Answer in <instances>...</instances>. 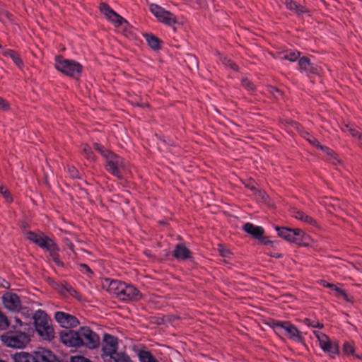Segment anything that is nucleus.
<instances>
[{
	"mask_svg": "<svg viewBox=\"0 0 362 362\" xmlns=\"http://www.w3.org/2000/svg\"><path fill=\"white\" fill-rule=\"evenodd\" d=\"M94 148L105 159L106 170L118 179L122 180V172L127 170L128 163L122 158L105 149L99 144H94Z\"/></svg>",
	"mask_w": 362,
	"mask_h": 362,
	"instance_id": "nucleus-1",
	"label": "nucleus"
},
{
	"mask_svg": "<svg viewBox=\"0 0 362 362\" xmlns=\"http://www.w3.org/2000/svg\"><path fill=\"white\" fill-rule=\"evenodd\" d=\"M107 291L123 301H136L141 298V292L135 286L117 280L109 282Z\"/></svg>",
	"mask_w": 362,
	"mask_h": 362,
	"instance_id": "nucleus-2",
	"label": "nucleus"
},
{
	"mask_svg": "<svg viewBox=\"0 0 362 362\" xmlns=\"http://www.w3.org/2000/svg\"><path fill=\"white\" fill-rule=\"evenodd\" d=\"M33 319L35 328L38 335L43 340H52L54 338V331L47 315L44 311L38 310L35 312Z\"/></svg>",
	"mask_w": 362,
	"mask_h": 362,
	"instance_id": "nucleus-3",
	"label": "nucleus"
},
{
	"mask_svg": "<svg viewBox=\"0 0 362 362\" xmlns=\"http://www.w3.org/2000/svg\"><path fill=\"white\" fill-rule=\"evenodd\" d=\"M55 69L63 74L78 78L82 72V66L80 63L63 58L62 56H56L54 58Z\"/></svg>",
	"mask_w": 362,
	"mask_h": 362,
	"instance_id": "nucleus-4",
	"label": "nucleus"
},
{
	"mask_svg": "<svg viewBox=\"0 0 362 362\" xmlns=\"http://www.w3.org/2000/svg\"><path fill=\"white\" fill-rule=\"evenodd\" d=\"M1 340L7 347L22 349L30 341V334L12 330L2 334Z\"/></svg>",
	"mask_w": 362,
	"mask_h": 362,
	"instance_id": "nucleus-5",
	"label": "nucleus"
},
{
	"mask_svg": "<svg viewBox=\"0 0 362 362\" xmlns=\"http://www.w3.org/2000/svg\"><path fill=\"white\" fill-rule=\"evenodd\" d=\"M77 330L79 340L81 341L80 347L85 346L88 349H95L98 346L100 338L89 327L82 326Z\"/></svg>",
	"mask_w": 362,
	"mask_h": 362,
	"instance_id": "nucleus-6",
	"label": "nucleus"
},
{
	"mask_svg": "<svg viewBox=\"0 0 362 362\" xmlns=\"http://www.w3.org/2000/svg\"><path fill=\"white\" fill-rule=\"evenodd\" d=\"M315 337L317 339L320 347L325 353L330 355L339 354V346L336 341H332L329 337L320 331H313Z\"/></svg>",
	"mask_w": 362,
	"mask_h": 362,
	"instance_id": "nucleus-7",
	"label": "nucleus"
},
{
	"mask_svg": "<svg viewBox=\"0 0 362 362\" xmlns=\"http://www.w3.org/2000/svg\"><path fill=\"white\" fill-rule=\"evenodd\" d=\"M118 341L117 337L110 334H105L102 346V358L105 362H108L110 359L117 354Z\"/></svg>",
	"mask_w": 362,
	"mask_h": 362,
	"instance_id": "nucleus-8",
	"label": "nucleus"
},
{
	"mask_svg": "<svg viewBox=\"0 0 362 362\" xmlns=\"http://www.w3.org/2000/svg\"><path fill=\"white\" fill-rule=\"evenodd\" d=\"M25 238L47 250H53L54 247V240L42 233L27 231L24 233Z\"/></svg>",
	"mask_w": 362,
	"mask_h": 362,
	"instance_id": "nucleus-9",
	"label": "nucleus"
},
{
	"mask_svg": "<svg viewBox=\"0 0 362 362\" xmlns=\"http://www.w3.org/2000/svg\"><path fill=\"white\" fill-rule=\"evenodd\" d=\"M150 11L159 22L165 25L172 26L177 22L174 14L157 4H151L150 6Z\"/></svg>",
	"mask_w": 362,
	"mask_h": 362,
	"instance_id": "nucleus-10",
	"label": "nucleus"
},
{
	"mask_svg": "<svg viewBox=\"0 0 362 362\" xmlns=\"http://www.w3.org/2000/svg\"><path fill=\"white\" fill-rule=\"evenodd\" d=\"M54 319L60 327L66 329L75 328L80 324L79 320L74 315L62 311L56 312Z\"/></svg>",
	"mask_w": 362,
	"mask_h": 362,
	"instance_id": "nucleus-11",
	"label": "nucleus"
},
{
	"mask_svg": "<svg viewBox=\"0 0 362 362\" xmlns=\"http://www.w3.org/2000/svg\"><path fill=\"white\" fill-rule=\"evenodd\" d=\"M4 308L11 312L18 313L21 308V301L16 293L6 292L1 297Z\"/></svg>",
	"mask_w": 362,
	"mask_h": 362,
	"instance_id": "nucleus-12",
	"label": "nucleus"
},
{
	"mask_svg": "<svg viewBox=\"0 0 362 362\" xmlns=\"http://www.w3.org/2000/svg\"><path fill=\"white\" fill-rule=\"evenodd\" d=\"M59 338L63 344L67 347L80 348L81 341L79 340L78 330L66 329L59 333Z\"/></svg>",
	"mask_w": 362,
	"mask_h": 362,
	"instance_id": "nucleus-13",
	"label": "nucleus"
},
{
	"mask_svg": "<svg viewBox=\"0 0 362 362\" xmlns=\"http://www.w3.org/2000/svg\"><path fill=\"white\" fill-rule=\"evenodd\" d=\"M100 12L107 18V19L118 27L127 21L119 14L115 12L106 3H100L99 6Z\"/></svg>",
	"mask_w": 362,
	"mask_h": 362,
	"instance_id": "nucleus-14",
	"label": "nucleus"
},
{
	"mask_svg": "<svg viewBox=\"0 0 362 362\" xmlns=\"http://www.w3.org/2000/svg\"><path fill=\"white\" fill-rule=\"evenodd\" d=\"M273 329L277 334L291 339H294V327L289 322H276L273 325Z\"/></svg>",
	"mask_w": 362,
	"mask_h": 362,
	"instance_id": "nucleus-15",
	"label": "nucleus"
},
{
	"mask_svg": "<svg viewBox=\"0 0 362 362\" xmlns=\"http://www.w3.org/2000/svg\"><path fill=\"white\" fill-rule=\"evenodd\" d=\"M35 356L38 362H61L51 350L44 347H38L35 349Z\"/></svg>",
	"mask_w": 362,
	"mask_h": 362,
	"instance_id": "nucleus-16",
	"label": "nucleus"
},
{
	"mask_svg": "<svg viewBox=\"0 0 362 362\" xmlns=\"http://www.w3.org/2000/svg\"><path fill=\"white\" fill-rule=\"evenodd\" d=\"M13 362H38L35 356V350L31 353L27 351L16 352L11 356Z\"/></svg>",
	"mask_w": 362,
	"mask_h": 362,
	"instance_id": "nucleus-17",
	"label": "nucleus"
},
{
	"mask_svg": "<svg viewBox=\"0 0 362 362\" xmlns=\"http://www.w3.org/2000/svg\"><path fill=\"white\" fill-rule=\"evenodd\" d=\"M243 229L255 238H259L264 234V229L262 226H255L251 223H245Z\"/></svg>",
	"mask_w": 362,
	"mask_h": 362,
	"instance_id": "nucleus-18",
	"label": "nucleus"
},
{
	"mask_svg": "<svg viewBox=\"0 0 362 362\" xmlns=\"http://www.w3.org/2000/svg\"><path fill=\"white\" fill-rule=\"evenodd\" d=\"M173 256L178 260H185L191 257V252L183 244H178L174 250Z\"/></svg>",
	"mask_w": 362,
	"mask_h": 362,
	"instance_id": "nucleus-19",
	"label": "nucleus"
},
{
	"mask_svg": "<svg viewBox=\"0 0 362 362\" xmlns=\"http://www.w3.org/2000/svg\"><path fill=\"white\" fill-rule=\"evenodd\" d=\"M298 66H299V71L300 72L305 73L306 74H308L310 73H315L316 71V68L310 62V59L305 57H303L299 59Z\"/></svg>",
	"mask_w": 362,
	"mask_h": 362,
	"instance_id": "nucleus-20",
	"label": "nucleus"
},
{
	"mask_svg": "<svg viewBox=\"0 0 362 362\" xmlns=\"http://www.w3.org/2000/svg\"><path fill=\"white\" fill-rule=\"evenodd\" d=\"M322 285L324 287L329 288L331 290L334 291L335 292L336 297L343 298L346 302L351 301V299L349 298V296L345 292V291L342 290L341 288L338 287L337 285L328 283L326 281H322Z\"/></svg>",
	"mask_w": 362,
	"mask_h": 362,
	"instance_id": "nucleus-21",
	"label": "nucleus"
},
{
	"mask_svg": "<svg viewBox=\"0 0 362 362\" xmlns=\"http://www.w3.org/2000/svg\"><path fill=\"white\" fill-rule=\"evenodd\" d=\"M13 331L30 334L32 331L30 325L23 322L18 317H15L12 324Z\"/></svg>",
	"mask_w": 362,
	"mask_h": 362,
	"instance_id": "nucleus-22",
	"label": "nucleus"
},
{
	"mask_svg": "<svg viewBox=\"0 0 362 362\" xmlns=\"http://www.w3.org/2000/svg\"><path fill=\"white\" fill-rule=\"evenodd\" d=\"M310 237L303 230L296 228V245L299 246H308L310 243Z\"/></svg>",
	"mask_w": 362,
	"mask_h": 362,
	"instance_id": "nucleus-23",
	"label": "nucleus"
},
{
	"mask_svg": "<svg viewBox=\"0 0 362 362\" xmlns=\"http://www.w3.org/2000/svg\"><path fill=\"white\" fill-rule=\"evenodd\" d=\"M276 230L279 237L288 242H293L294 240V230L286 227H276Z\"/></svg>",
	"mask_w": 362,
	"mask_h": 362,
	"instance_id": "nucleus-24",
	"label": "nucleus"
},
{
	"mask_svg": "<svg viewBox=\"0 0 362 362\" xmlns=\"http://www.w3.org/2000/svg\"><path fill=\"white\" fill-rule=\"evenodd\" d=\"M319 150L322 151L326 155L327 160L332 164L337 165L340 163L337 154L329 147L322 145L320 146Z\"/></svg>",
	"mask_w": 362,
	"mask_h": 362,
	"instance_id": "nucleus-25",
	"label": "nucleus"
},
{
	"mask_svg": "<svg viewBox=\"0 0 362 362\" xmlns=\"http://www.w3.org/2000/svg\"><path fill=\"white\" fill-rule=\"evenodd\" d=\"M137 355L140 362H158L156 357L147 350H139Z\"/></svg>",
	"mask_w": 362,
	"mask_h": 362,
	"instance_id": "nucleus-26",
	"label": "nucleus"
},
{
	"mask_svg": "<svg viewBox=\"0 0 362 362\" xmlns=\"http://www.w3.org/2000/svg\"><path fill=\"white\" fill-rule=\"evenodd\" d=\"M54 247L53 250H47L49 252V255L52 259V261L54 262V264L59 267H63L64 263L62 261H61L59 255L57 254V252L59 250V247L58 245L54 242Z\"/></svg>",
	"mask_w": 362,
	"mask_h": 362,
	"instance_id": "nucleus-27",
	"label": "nucleus"
},
{
	"mask_svg": "<svg viewBox=\"0 0 362 362\" xmlns=\"http://www.w3.org/2000/svg\"><path fill=\"white\" fill-rule=\"evenodd\" d=\"M145 37L151 48L153 49H158L160 48V41L156 36L152 34H146Z\"/></svg>",
	"mask_w": 362,
	"mask_h": 362,
	"instance_id": "nucleus-28",
	"label": "nucleus"
},
{
	"mask_svg": "<svg viewBox=\"0 0 362 362\" xmlns=\"http://www.w3.org/2000/svg\"><path fill=\"white\" fill-rule=\"evenodd\" d=\"M3 55L10 57L18 67H21L23 66V62L21 61L18 54H16L13 49L5 50L3 53Z\"/></svg>",
	"mask_w": 362,
	"mask_h": 362,
	"instance_id": "nucleus-29",
	"label": "nucleus"
},
{
	"mask_svg": "<svg viewBox=\"0 0 362 362\" xmlns=\"http://www.w3.org/2000/svg\"><path fill=\"white\" fill-rule=\"evenodd\" d=\"M296 219H298L302 222L310 225H315V221L313 220V218L305 214L303 211H296Z\"/></svg>",
	"mask_w": 362,
	"mask_h": 362,
	"instance_id": "nucleus-30",
	"label": "nucleus"
},
{
	"mask_svg": "<svg viewBox=\"0 0 362 362\" xmlns=\"http://www.w3.org/2000/svg\"><path fill=\"white\" fill-rule=\"evenodd\" d=\"M62 288L60 290L61 292L66 291L67 293H69L70 296L75 297L76 298H79V296L76 291L70 285L66 284V282L62 283L61 284Z\"/></svg>",
	"mask_w": 362,
	"mask_h": 362,
	"instance_id": "nucleus-31",
	"label": "nucleus"
},
{
	"mask_svg": "<svg viewBox=\"0 0 362 362\" xmlns=\"http://www.w3.org/2000/svg\"><path fill=\"white\" fill-rule=\"evenodd\" d=\"M9 326V322L7 317L0 311V330H5Z\"/></svg>",
	"mask_w": 362,
	"mask_h": 362,
	"instance_id": "nucleus-32",
	"label": "nucleus"
},
{
	"mask_svg": "<svg viewBox=\"0 0 362 362\" xmlns=\"http://www.w3.org/2000/svg\"><path fill=\"white\" fill-rule=\"evenodd\" d=\"M67 171H68L69 176L71 178H73V179H79L80 178V173L74 166L68 165Z\"/></svg>",
	"mask_w": 362,
	"mask_h": 362,
	"instance_id": "nucleus-33",
	"label": "nucleus"
},
{
	"mask_svg": "<svg viewBox=\"0 0 362 362\" xmlns=\"http://www.w3.org/2000/svg\"><path fill=\"white\" fill-rule=\"evenodd\" d=\"M343 350L346 354H353L355 351L354 345L348 341H346L344 344Z\"/></svg>",
	"mask_w": 362,
	"mask_h": 362,
	"instance_id": "nucleus-34",
	"label": "nucleus"
},
{
	"mask_svg": "<svg viewBox=\"0 0 362 362\" xmlns=\"http://www.w3.org/2000/svg\"><path fill=\"white\" fill-rule=\"evenodd\" d=\"M79 270L82 273L86 274L88 276H91L93 274V272L86 264H80Z\"/></svg>",
	"mask_w": 362,
	"mask_h": 362,
	"instance_id": "nucleus-35",
	"label": "nucleus"
},
{
	"mask_svg": "<svg viewBox=\"0 0 362 362\" xmlns=\"http://www.w3.org/2000/svg\"><path fill=\"white\" fill-rule=\"evenodd\" d=\"M82 150L86 154L87 159L93 160V152L90 146H88L87 144H83Z\"/></svg>",
	"mask_w": 362,
	"mask_h": 362,
	"instance_id": "nucleus-36",
	"label": "nucleus"
},
{
	"mask_svg": "<svg viewBox=\"0 0 362 362\" xmlns=\"http://www.w3.org/2000/svg\"><path fill=\"white\" fill-rule=\"evenodd\" d=\"M346 128L347 129V130L349 132V133L351 134V135L354 137H356L358 139L361 136V134L359 132V131L354 128V127H352L349 125H346Z\"/></svg>",
	"mask_w": 362,
	"mask_h": 362,
	"instance_id": "nucleus-37",
	"label": "nucleus"
},
{
	"mask_svg": "<svg viewBox=\"0 0 362 362\" xmlns=\"http://www.w3.org/2000/svg\"><path fill=\"white\" fill-rule=\"evenodd\" d=\"M223 63L233 70H238L237 65L230 58L224 57L223 59Z\"/></svg>",
	"mask_w": 362,
	"mask_h": 362,
	"instance_id": "nucleus-38",
	"label": "nucleus"
},
{
	"mask_svg": "<svg viewBox=\"0 0 362 362\" xmlns=\"http://www.w3.org/2000/svg\"><path fill=\"white\" fill-rule=\"evenodd\" d=\"M306 139L312 146L317 149H319L320 146H322L320 142L312 135L308 134Z\"/></svg>",
	"mask_w": 362,
	"mask_h": 362,
	"instance_id": "nucleus-39",
	"label": "nucleus"
},
{
	"mask_svg": "<svg viewBox=\"0 0 362 362\" xmlns=\"http://www.w3.org/2000/svg\"><path fill=\"white\" fill-rule=\"evenodd\" d=\"M218 251H219V253L220 255L225 257V258H229L230 257V252L226 249V248H224L222 245H218Z\"/></svg>",
	"mask_w": 362,
	"mask_h": 362,
	"instance_id": "nucleus-40",
	"label": "nucleus"
},
{
	"mask_svg": "<svg viewBox=\"0 0 362 362\" xmlns=\"http://www.w3.org/2000/svg\"><path fill=\"white\" fill-rule=\"evenodd\" d=\"M71 362H91L89 359L81 356H74L71 357Z\"/></svg>",
	"mask_w": 362,
	"mask_h": 362,
	"instance_id": "nucleus-41",
	"label": "nucleus"
},
{
	"mask_svg": "<svg viewBox=\"0 0 362 362\" xmlns=\"http://www.w3.org/2000/svg\"><path fill=\"white\" fill-rule=\"evenodd\" d=\"M242 85L248 90H254V85L247 79H243L242 81Z\"/></svg>",
	"mask_w": 362,
	"mask_h": 362,
	"instance_id": "nucleus-42",
	"label": "nucleus"
},
{
	"mask_svg": "<svg viewBox=\"0 0 362 362\" xmlns=\"http://www.w3.org/2000/svg\"><path fill=\"white\" fill-rule=\"evenodd\" d=\"M0 192L3 194L6 199L9 201H11V198L10 197V194L8 192L7 189L4 186H0Z\"/></svg>",
	"mask_w": 362,
	"mask_h": 362,
	"instance_id": "nucleus-43",
	"label": "nucleus"
},
{
	"mask_svg": "<svg viewBox=\"0 0 362 362\" xmlns=\"http://www.w3.org/2000/svg\"><path fill=\"white\" fill-rule=\"evenodd\" d=\"M281 58L283 59L288 60L291 62H294V54H293V53H290L289 54H284L281 57Z\"/></svg>",
	"mask_w": 362,
	"mask_h": 362,
	"instance_id": "nucleus-44",
	"label": "nucleus"
},
{
	"mask_svg": "<svg viewBox=\"0 0 362 362\" xmlns=\"http://www.w3.org/2000/svg\"><path fill=\"white\" fill-rule=\"evenodd\" d=\"M8 108V103L0 97V110H7Z\"/></svg>",
	"mask_w": 362,
	"mask_h": 362,
	"instance_id": "nucleus-45",
	"label": "nucleus"
},
{
	"mask_svg": "<svg viewBox=\"0 0 362 362\" xmlns=\"http://www.w3.org/2000/svg\"><path fill=\"white\" fill-rule=\"evenodd\" d=\"M247 187L250 188L252 192H256L257 191V187L255 186V184L252 182L251 183L245 185Z\"/></svg>",
	"mask_w": 362,
	"mask_h": 362,
	"instance_id": "nucleus-46",
	"label": "nucleus"
},
{
	"mask_svg": "<svg viewBox=\"0 0 362 362\" xmlns=\"http://www.w3.org/2000/svg\"><path fill=\"white\" fill-rule=\"evenodd\" d=\"M66 245H67L68 247H69L71 251H73V252H74V244H73L71 242H70V241H67V244H66Z\"/></svg>",
	"mask_w": 362,
	"mask_h": 362,
	"instance_id": "nucleus-47",
	"label": "nucleus"
},
{
	"mask_svg": "<svg viewBox=\"0 0 362 362\" xmlns=\"http://www.w3.org/2000/svg\"><path fill=\"white\" fill-rule=\"evenodd\" d=\"M312 326L314 327H318V328L323 327V325L321 324V323H319V322H316V323L312 325Z\"/></svg>",
	"mask_w": 362,
	"mask_h": 362,
	"instance_id": "nucleus-48",
	"label": "nucleus"
},
{
	"mask_svg": "<svg viewBox=\"0 0 362 362\" xmlns=\"http://www.w3.org/2000/svg\"><path fill=\"white\" fill-rule=\"evenodd\" d=\"M262 243H263L264 244L267 245V244H269V243H272V242H271V241H269V240H267V238H262Z\"/></svg>",
	"mask_w": 362,
	"mask_h": 362,
	"instance_id": "nucleus-49",
	"label": "nucleus"
},
{
	"mask_svg": "<svg viewBox=\"0 0 362 362\" xmlns=\"http://www.w3.org/2000/svg\"><path fill=\"white\" fill-rule=\"evenodd\" d=\"M295 337H296V341H299V342H301V339H300V337H299L298 336H297V334L295 335Z\"/></svg>",
	"mask_w": 362,
	"mask_h": 362,
	"instance_id": "nucleus-50",
	"label": "nucleus"
},
{
	"mask_svg": "<svg viewBox=\"0 0 362 362\" xmlns=\"http://www.w3.org/2000/svg\"><path fill=\"white\" fill-rule=\"evenodd\" d=\"M292 5H293V2H292V1H291L289 4H287V7H288V8L292 9V8H293V7H292Z\"/></svg>",
	"mask_w": 362,
	"mask_h": 362,
	"instance_id": "nucleus-51",
	"label": "nucleus"
},
{
	"mask_svg": "<svg viewBox=\"0 0 362 362\" xmlns=\"http://www.w3.org/2000/svg\"><path fill=\"white\" fill-rule=\"evenodd\" d=\"M259 193H260V194L262 195V198H263V199L264 198V197H267V194H265V192H260Z\"/></svg>",
	"mask_w": 362,
	"mask_h": 362,
	"instance_id": "nucleus-52",
	"label": "nucleus"
},
{
	"mask_svg": "<svg viewBox=\"0 0 362 362\" xmlns=\"http://www.w3.org/2000/svg\"><path fill=\"white\" fill-rule=\"evenodd\" d=\"M295 11H296V13H298V12H300H300H303V11H302V10H299V9L298 8V7H297V6H296V5Z\"/></svg>",
	"mask_w": 362,
	"mask_h": 362,
	"instance_id": "nucleus-53",
	"label": "nucleus"
},
{
	"mask_svg": "<svg viewBox=\"0 0 362 362\" xmlns=\"http://www.w3.org/2000/svg\"><path fill=\"white\" fill-rule=\"evenodd\" d=\"M358 141L360 142V145L362 146V135L358 139Z\"/></svg>",
	"mask_w": 362,
	"mask_h": 362,
	"instance_id": "nucleus-54",
	"label": "nucleus"
},
{
	"mask_svg": "<svg viewBox=\"0 0 362 362\" xmlns=\"http://www.w3.org/2000/svg\"><path fill=\"white\" fill-rule=\"evenodd\" d=\"M300 56V53L299 52H296V55ZM297 60V57L296 56V61Z\"/></svg>",
	"mask_w": 362,
	"mask_h": 362,
	"instance_id": "nucleus-55",
	"label": "nucleus"
},
{
	"mask_svg": "<svg viewBox=\"0 0 362 362\" xmlns=\"http://www.w3.org/2000/svg\"><path fill=\"white\" fill-rule=\"evenodd\" d=\"M275 90L277 92V93H279V90L278 89H275Z\"/></svg>",
	"mask_w": 362,
	"mask_h": 362,
	"instance_id": "nucleus-56",
	"label": "nucleus"
},
{
	"mask_svg": "<svg viewBox=\"0 0 362 362\" xmlns=\"http://www.w3.org/2000/svg\"><path fill=\"white\" fill-rule=\"evenodd\" d=\"M0 49H1V45H0Z\"/></svg>",
	"mask_w": 362,
	"mask_h": 362,
	"instance_id": "nucleus-57",
	"label": "nucleus"
}]
</instances>
